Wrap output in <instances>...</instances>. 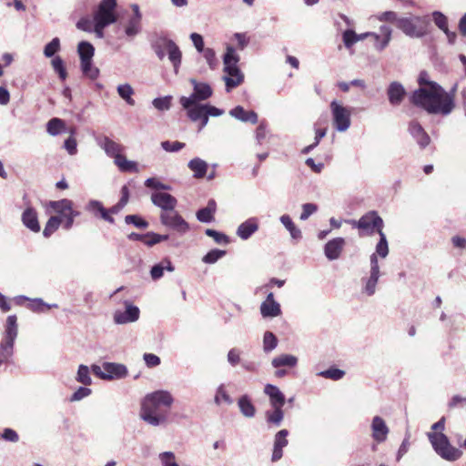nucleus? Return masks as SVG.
Returning a JSON list of instances; mask_svg holds the SVG:
<instances>
[{"instance_id": "nucleus-1", "label": "nucleus", "mask_w": 466, "mask_h": 466, "mask_svg": "<svg viewBox=\"0 0 466 466\" xmlns=\"http://www.w3.org/2000/svg\"><path fill=\"white\" fill-rule=\"evenodd\" d=\"M457 87L458 85L455 84L449 92L439 84L419 87L412 92L410 101L428 114L447 116L455 107L454 98Z\"/></svg>"}, {"instance_id": "nucleus-2", "label": "nucleus", "mask_w": 466, "mask_h": 466, "mask_svg": "<svg viewBox=\"0 0 466 466\" xmlns=\"http://www.w3.org/2000/svg\"><path fill=\"white\" fill-rule=\"evenodd\" d=\"M174 402L169 391L156 390L147 394L141 401L139 417L151 426H160L167 420V412L163 408L168 409Z\"/></svg>"}, {"instance_id": "nucleus-3", "label": "nucleus", "mask_w": 466, "mask_h": 466, "mask_svg": "<svg viewBox=\"0 0 466 466\" xmlns=\"http://www.w3.org/2000/svg\"><path fill=\"white\" fill-rule=\"evenodd\" d=\"M427 437L434 451L447 461H456L461 458V449L451 444L449 438L442 432H428Z\"/></svg>"}, {"instance_id": "nucleus-4", "label": "nucleus", "mask_w": 466, "mask_h": 466, "mask_svg": "<svg viewBox=\"0 0 466 466\" xmlns=\"http://www.w3.org/2000/svg\"><path fill=\"white\" fill-rule=\"evenodd\" d=\"M238 61L239 57L236 54L235 48L228 46L227 52L223 57L224 71L228 74V76H225L223 79L228 92L239 86L244 80V76L237 66Z\"/></svg>"}, {"instance_id": "nucleus-5", "label": "nucleus", "mask_w": 466, "mask_h": 466, "mask_svg": "<svg viewBox=\"0 0 466 466\" xmlns=\"http://www.w3.org/2000/svg\"><path fill=\"white\" fill-rule=\"evenodd\" d=\"M152 48L159 60H163L165 58L167 51L168 59L173 65L175 72H177L181 64L182 53L173 40L167 36L160 35L152 42Z\"/></svg>"}, {"instance_id": "nucleus-6", "label": "nucleus", "mask_w": 466, "mask_h": 466, "mask_svg": "<svg viewBox=\"0 0 466 466\" xmlns=\"http://www.w3.org/2000/svg\"><path fill=\"white\" fill-rule=\"evenodd\" d=\"M429 19L427 16L410 15L400 17L397 20V27L406 35L420 38L427 34Z\"/></svg>"}, {"instance_id": "nucleus-7", "label": "nucleus", "mask_w": 466, "mask_h": 466, "mask_svg": "<svg viewBox=\"0 0 466 466\" xmlns=\"http://www.w3.org/2000/svg\"><path fill=\"white\" fill-rule=\"evenodd\" d=\"M18 329L16 323V316L10 315L6 319L5 336L0 342V359L6 363L14 354V344L17 337Z\"/></svg>"}, {"instance_id": "nucleus-8", "label": "nucleus", "mask_w": 466, "mask_h": 466, "mask_svg": "<svg viewBox=\"0 0 466 466\" xmlns=\"http://www.w3.org/2000/svg\"><path fill=\"white\" fill-rule=\"evenodd\" d=\"M48 206L62 217L63 228L69 230L73 225L75 218L80 215V212L73 208V202L70 199L63 198L57 201H50Z\"/></svg>"}, {"instance_id": "nucleus-9", "label": "nucleus", "mask_w": 466, "mask_h": 466, "mask_svg": "<svg viewBox=\"0 0 466 466\" xmlns=\"http://www.w3.org/2000/svg\"><path fill=\"white\" fill-rule=\"evenodd\" d=\"M190 83L193 86V93L189 96H181L179 102L183 108H188L199 101L208 99L213 90L208 83L198 82L196 79H190Z\"/></svg>"}, {"instance_id": "nucleus-10", "label": "nucleus", "mask_w": 466, "mask_h": 466, "mask_svg": "<svg viewBox=\"0 0 466 466\" xmlns=\"http://www.w3.org/2000/svg\"><path fill=\"white\" fill-rule=\"evenodd\" d=\"M350 223L367 235L380 233V229L382 230L384 226L383 219L374 210L367 212L359 220H350Z\"/></svg>"}, {"instance_id": "nucleus-11", "label": "nucleus", "mask_w": 466, "mask_h": 466, "mask_svg": "<svg viewBox=\"0 0 466 466\" xmlns=\"http://www.w3.org/2000/svg\"><path fill=\"white\" fill-rule=\"evenodd\" d=\"M329 106L335 129L339 132L347 131L351 124L350 110L336 100H333Z\"/></svg>"}, {"instance_id": "nucleus-12", "label": "nucleus", "mask_w": 466, "mask_h": 466, "mask_svg": "<svg viewBox=\"0 0 466 466\" xmlns=\"http://www.w3.org/2000/svg\"><path fill=\"white\" fill-rule=\"evenodd\" d=\"M159 219L163 226L177 232L180 235H184L189 231V224L176 209L169 212H161Z\"/></svg>"}, {"instance_id": "nucleus-13", "label": "nucleus", "mask_w": 466, "mask_h": 466, "mask_svg": "<svg viewBox=\"0 0 466 466\" xmlns=\"http://www.w3.org/2000/svg\"><path fill=\"white\" fill-rule=\"evenodd\" d=\"M116 0H102L94 15V22L106 23L107 25L115 23L116 21Z\"/></svg>"}, {"instance_id": "nucleus-14", "label": "nucleus", "mask_w": 466, "mask_h": 466, "mask_svg": "<svg viewBox=\"0 0 466 466\" xmlns=\"http://www.w3.org/2000/svg\"><path fill=\"white\" fill-rule=\"evenodd\" d=\"M370 277L362 279L364 283L363 292L368 296H372L376 291V286L380 278V267L376 254H371L370 257Z\"/></svg>"}, {"instance_id": "nucleus-15", "label": "nucleus", "mask_w": 466, "mask_h": 466, "mask_svg": "<svg viewBox=\"0 0 466 466\" xmlns=\"http://www.w3.org/2000/svg\"><path fill=\"white\" fill-rule=\"evenodd\" d=\"M151 201L161 212H169L176 208L177 200L172 195L166 192H154L151 194Z\"/></svg>"}, {"instance_id": "nucleus-16", "label": "nucleus", "mask_w": 466, "mask_h": 466, "mask_svg": "<svg viewBox=\"0 0 466 466\" xmlns=\"http://www.w3.org/2000/svg\"><path fill=\"white\" fill-rule=\"evenodd\" d=\"M408 130L421 149L430 145L431 137L418 121H411L409 124Z\"/></svg>"}, {"instance_id": "nucleus-17", "label": "nucleus", "mask_w": 466, "mask_h": 466, "mask_svg": "<svg viewBox=\"0 0 466 466\" xmlns=\"http://www.w3.org/2000/svg\"><path fill=\"white\" fill-rule=\"evenodd\" d=\"M370 429L372 438L375 441L381 443L387 440L390 429L387 426L385 420L381 417H373L370 424Z\"/></svg>"}, {"instance_id": "nucleus-18", "label": "nucleus", "mask_w": 466, "mask_h": 466, "mask_svg": "<svg viewBox=\"0 0 466 466\" xmlns=\"http://www.w3.org/2000/svg\"><path fill=\"white\" fill-rule=\"evenodd\" d=\"M139 309L137 306L126 303L124 311L117 310L114 314V321L116 324L134 322L139 318Z\"/></svg>"}, {"instance_id": "nucleus-19", "label": "nucleus", "mask_w": 466, "mask_h": 466, "mask_svg": "<svg viewBox=\"0 0 466 466\" xmlns=\"http://www.w3.org/2000/svg\"><path fill=\"white\" fill-rule=\"evenodd\" d=\"M103 369L106 371V380L123 379L128 373L127 368L120 363L104 362Z\"/></svg>"}, {"instance_id": "nucleus-20", "label": "nucleus", "mask_w": 466, "mask_h": 466, "mask_svg": "<svg viewBox=\"0 0 466 466\" xmlns=\"http://www.w3.org/2000/svg\"><path fill=\"white\" fill-rule=\"evenodd\" d=\"M21 220L23 225L29 230L37 233L40 231V224L36 210L32 207H27L22 213Z\"/></svg>"}, {"instance_id": "nucleus-21", "label": "nucleus", "mask_w": 466, "mask_h": 466, "mask_svg": "<svg viewBox=\"0 0 466 466\" xmlns=\"http://www.w3.org/2000/svg\"><path fill=\"white\" fill-rule=\"evenodd\" d=\"M380 35L371 32V34H370V36H371L374 40L375 48L379 51H382L384 48L387 47L391 39L392 30L388 25H381L380 27Z\"/></svg>"}, {"instance_id": "nucleus-22", "label": "nucleus", "mask_w": 466, "mask_h": 466, "mask_svg": "<svg viewBox=\"0 0 466 466\" xmlns=\"http://www.w3.org/2000/svg\"><path fill=\"white\" fill-rule=\"evenodd\" d=\"M289 435L288 430H281L275 435L274 438V447L271 461H278L282 458L283 455V448L288 445L287 437Z\"/></svg>"}, {"instance_id": "nucleus-23", "label": "nucleus", "mask_w": 466, "mask_h": 466, "mask_svg": "<svg viewBox=\"0 0 466 466\" xmlns=\"http://www.w3.org/2000/svg\"><path fill=\"white\" fill-rule=\"evenodd\" d=\"M345 240L342 238H336L329 242L324 247V253L328 259L335 260L339 258L343 249Z\"/></svg>"}, {"instance_id": "nucleus-24", "label": "nucleus", "mask_w": 466, "mask_h": 466, "mask_svg": "<svg viewBox=\"0 0 466 466\" xmlns=\"http://www.w3.org/2000/svg\"><path fill=\"white\" fill-rule=\"evenodd\" d=\"M97 143L99 147L104 149L106 154L108 157H113L114 160L122 155L121 152L123 151L124 147L107 137H104L103 138L99 139Z\"/></svg>"}, {"instance_id": "nucleus-25", "label": "nucleus", "mask_w": 466, "mask_h": 466, "mask_svg": "<svg viewBox=\"0 0 466 466\" xmlns=\"http://www.w3.org/2000/svg\"><path fill=\"white\" fill-rule=\"evenodd\" d=\"M264 393L268 397L271 407H283L286 401L285 395L273 384H266Z\"/></svg>"}, {"instance_id": "nucleus-26", "label": "nucleus", "mask_w": 466, "mask_h": 466, "mask_svg": "<svg viewBox=\"0 0 466 466\" xmlns=\"http://www.w3.org/2000/svg\"><path fill=\"white\" fill-rule=\"evenodd\" d=\"M86 210L95 216L99 215L102 219L110 224L115 223V219L109 215V211H107V209L105 208L103 204L98 200H90L86 206Z\"/></svg>"}, {"instance_id": "nucleus-27", "label": "nucleus", "mask_w": 466, "mask_h": 466, "mask_svg": "<svg viewBox=\"0 0 466 466\" xmlns=\"http://www.w3.org/2000/svg\"><path fill=\"white\" fill-rule=\"evenodd\" d=\"M387 95L389 101L393 106L400 105L406 96L404 86L399 82H392L388 87Z\"/></svg>"}, {"instance_id": "nucleus-28", "label": "nucleus", "mask_w": 466, "mask_h": 466, "mask_svg": "<svg viewBox=\"0 0 466 466\" xmlns=\"http://www.w3.org/2000/svg\"><path fill=\"white\" fill-rule=\"evenodd\" d=\"M229 115L244 123L256 124L258 122V114L253 110L246 111L241 106H237L229 110Z\"/></svg>"}, {"instance_id": "nucleus-29", "label": "nucleus", "mask_w": 466, "mask_h": 466, "mask_svg": "<svg viewBox=\"0 0 466 466\" xmlns=\"http://www.w3.org/2000/svg\"><path fill=\"white\" fill-rule=\"evenodd\" d=\"M258 229V222L256 218H250L241 223L238 229L237 235L243 240L248 239Z\"/></svg>"}, {"instance_id": "nucleus-30", "label": "nucleus", "mask_w": 466, "mask_h": 466, "mask_svg": "<svg viewBox=\"0 0 466 466\" xmlns=\"http://www.w3.org/2000/svg\"><path fill=\"white\" fill-rule=\"evenodd\" d=\"M217 209V204L214 199H210L208 202L207 207L200 208L196 216L197 218L203 223H210L214 220V214Z\"/></svg>"}, {"instance_id": "nucleus-31", "label": "nucleus", "mask_w": 466, "mask_h": 466, "mask_svg": "<svg viewBox=\"0 0 466 466\" xmlns=\"http://www.w3.org/2000/svg\"><path fill=\"white\" fill-rule=\"evenodd\" d=\"M260 314L264 319L276 318L281 315V307L279 303H266L260 304Z\"/></svg>"}, {"instance_id": "nucleus-32", "label": "nucleus", "mask_w": 466, "mask_h": 466, "mask_svg": "<svg viewBox=\"0 0 466 466\" xmlns=\"http://www.w3.org/2000/svg\"><path fill=\"white\" fill-rule=\"evenodd\" d=\"M240 412L247 418H253L256 414V408L248 395L241 396L238 400Z\"/></svg>"}, {"instance_id": "nucleus-33", "label": "nucleus", "mask_w": 466, "mask_h": 466, "mask_svg": "<svg viewBox=\"0 0 466 466\" xmlns=\"http://www.w3.org/2000/svg\"><path fill=\"white\" fill-rule=\"evenodd\" d=\"M187 167L194 172V177L197 178L204 177L208 170L207 162L199 157L191 159L188 162Z\"/></svg>"}, {"instance_id": "nucleus-34", "label": "nucleus", "mask_w": 466, "mask_h": 466, "mask_svg": "<svg viewBox=\"0 0 466 466\" xmlns=\"http://www.w3.org/2000/svg\"><path fill=\"white\" fill-rule=\"evenodd\" d=\"M271 364L274 368H280V367H289L293 368L298 364V358L294 355L290 354H281L278 357H275Z\"/></svg>"}, {"instance_id": "nucleus-35", "label": "nucleus", "mask_w": 466, "mask_h": 466, "mask_svg": "<svg viewBox=\"0 0 466 466\" xmlns=\"http://www.w3.org/2000/svg\"><path fill=\"white\" fill-rule=\"evenodd\" d=\"M281 224L289 232L292 239L299 240L302 238L301 230L294 224L289 215H282L279 218Z\"/></svg>"}, {"instance_id": "nucleus-36", "label": "nucleus", "mask_w": 466, "mask_h": 466, "mask_svg": "<svg viewBox=\"0 0 466 466\" xmlns=\"http://www.w3.org/2000/svg\"><path fill=\"white\" fill-rule=\"evenodd\" d=\"M164 270H167L169 272L174 271V267L169 259H165L160 263L154 265L150 270L151 278L154 280L159 279L163 277Z\"/></svg>"}, {"instance_id": "nucleus-37", "label": "nucleus", "mask_w": 466, "mask_h": 466, "mask_svg": "<svg viewBox=\"0 0 466 466\" xmlns=\"http://www.w3.org/2000/svg\"><path fill=\"white\" fill-rule=\"evenodd\" d=\"M46 131L50 136H57L66 131L65 121L58 117L51 118L46 124Z\"/></svg>"}, {"instance_id": "nucleus-38", "label": "nucleus", "mask_w": 466, "mask_h": 466, "mask_svg": "<svg viewBox=\"0 0 466 466\" xmlns=\"http://www.w3.org/2000/svg\"><path fill=\"white\" fill-rule=\"evenodd\" d=\"M114 162L122 172H138L137 162L127 159L124 155L118 157Z\"/></svg>"}, {"instance_id": "nucleus-39", "label": "nucleus", "mask_w": 466, "mask_h": 466, "mask_svg": "<svg viewBox=\"0 0 466 466\" xmlns=\"http://www.w3.org/2000/svg\"><path fill=\"white\" fill-rule=\"evenodd\" d=\"M77 52L81 62L92 60L95 54V48L89 42L82 41L78 44Z\"/></svg>"}, {"instance_id": "nucleus-40", "label": "nucleus", "mask_w": 466, "mask_h": 466, "mask_svg": "<svg viewBox=\"0 0 466 466\" xmlns=\"http://www.w3.org/2000/svg\"><path fill=\"white\" fill-rule=\"evenodd\" d=\"M118 96L129 106L135 105L132 96L135 94L134 88L129 84H121L116 87Z\"/></svg>"}, {"instance_id": "nucleus-41", "label": "nucleus", "mask_w": 466, "mask_h": 466, "mask_svg": "<svg viewBox=\"0 0 466 466\" xmlns=\"http://www.w3.org/2000/svg\"><path fill=\"white\" fill-rule=\"evenodd\" d=\"M284 412L282 407H273L272 410L266 411V420L268 423L279 426L283 420Z\"/></svg>"}, {"instance_id": "nucleus-42", "label": "nucleus", "mask_w": 466, "mask_h": 466, "mask_svg": "<svg viewBox=\"0 0 466 466\" xmlns=\"http://www.w3.org/2000/svg\"><path fill=\"white\" fill-rule=\"evenodd\" d=\"M141 31V19L130 17L125 28L127 36L133 38Z\"/></svg>"}, {"instance_id": "nucleus-43", "label": "nucleus", "mask_w": 466, "mask_h": 466, "mask_svg": "<svg viewBox=\"0 0 466 466\" xmlns=\"http://www.w3.org/2000/svg\"><path fill=\"white\" fill-rule=\"evenodd\" d=\"M62 224V217L52 216L47 220L45 228L43 230V235L45 238H49L54 232H56L59 226Z\"/></svg>"}, {"instance_id": "nucleus-44", "label": "nucleus", "mask_w": 466, "mask_h": 466, "mask_svg": "<svg viewBox=\"0 0 466 466\" xmlns=\"http://www.w3.org/2000/svg\"><path fill=\"white\" fill-rule=\"evenodd\" d=\"M185 109L187 110V116L193 122L198 121L206 113L204 104L196 103L190 107Z\"/></svg>"}, {"instance_id": "nucleus-45", "label": "nucleus", "mask_w": 466, "mask_h": 466, "mask_svg": "<svg viewBox=\"0 0 466 466\" xmlns=\"http://www.w3.org/2000/svg\"><path fill=\"white\" fill-rule=\"evenodd\" d=\"M378 234L380 235V241L376 245V252L374 254H376L377 257L380 256V258H385L389 254V246L386 235L380 229Z\"/></svg>"}, {"instance_id": "nucleus-46", "label": "nucleus", "mask_w": 466, "mask_h": 466, "mask_svg": "<svg viewBox=\"0 0 466 466\" xmlns=\"http://www.w3.org/2000/svg\"><path fill=\"white\" fill-rule=\"evenodd\" d=\"M278 346V339L271 331H266L263 336V350L266 353L271 352Z\"/></svg>"}, {"instance_id": "nucleus-47", "label": "nucleus", "mask_w": 466, "mask_h": 466, "mask_svg": "<svg viewBox=\"0 0 466 466\" xmlns=\"http://www.w3.org/2000/svg\"><path fill=\"white\" fill-rule=\"evenodd\" d=\"M76 380L77 382L82 383L86 386L91 385L92 379L90 377V370L86 365H79Z\"/></svg>"}, {"instance_id": "nucleus-48", "label": "nucleus", "mask_w": 466, "mask_h": 466, "mask_svg": "<svg viewBox=\"0 0 466 466\" xmlns=\"http://www.w3.org/2000/svg\"><path fill=\"white\" fill-rule=\"evenodd\" d=\"M317 375L332 380H339L344 377L345 371L340 369L331 367L326 370L319 371Z\"/></svg>"}, {"instance_id": "nucleus-49", "label": "nucleus", "mask_w": 466, "mask_h": 466, "mask_svg": "<svg viewBox=\"0 0 466 466\" xmlns=\"http://www.w3.org/2000/svg\"><path fill=\"white\" fill-rule=\"evenodd\" d=\"M81 69L83 74L92 80H95L98 77L99 70L98 68L93 66L92 60L82 61Z\"/></svg>"}, {"instance_id": "nucleus-50", "label": "nucleus", "mask_w": 466, "mask_h": 466, "mask_svg": "<svg viewBox=\"0 0 466 466\" xmlns=\"http://www.w3.org/2000/svg\"><path fill=\"white\" fill-rule=\"evenodd\" d=\"M28 308L35 312H44L52 308H57L56 304H46L42 299H35L32 300Z\"/></svg>"}, {"instance_id": "nucleus-51", "label": "nucleus", "mask_w": 466, "mask_h": 466, "mask_svg": "<svg viewBox=\"0 0 466 466\" xmlns=\"http://www.w3.org/2000/svg\"><path fill=\"white\" fill-rule=\"evenodd\" d=\"M226 255L225 250L220 249H211L208 251L202 258V261L207 264H214L219 258H223Z\"/></svg>"}, {"instance_id": "nucleus-52", "label": "nucleus", "mask_w": 466, "mask_h": 466, "mask_svg": "<svg viewBox=\"0 0 466 466\" xmlns=\"http://www.w3.org/2000/svg\"><path fill=\"white\" fill-rule=\"evenodd\" d=\"M125 222L127 224H132L136 228L143 229L147 228L149 226L148 222L138 215H127L125 217Z\"/></svg>"}, {"instance_id": "nucleus-53", "label": "nucleus", "mask_w": 466, "mask_h": 466, "mask_svg": "<svg viewBox=\"0 0 466 466\" xmlns=\"http://www.w3.org/2000/svg\"><path fill=\"white\" fill-rule=\"evenodd\" d=\"M172 96H166L163 97H157L152 101V105L159 111L168 110L171 106Z\"/></svg>"}, {"instance_id": "nucleus-54", "label": "nucleus", "mask_w": 466, "mask_h": 466, "mask_svg": "<svg viewBox=\"0 0 466 466\" xmlns=\"http://www.w3.org/2000/svg\"><path fill=\"white\" fill-rule=\"evenodd\" d=\"M432 17L435 25L444 33H448V19L447 17L439 11L432 13Z\"/></svg>"}, {"instance_id": "nucleus-55", "label": "nucleus", "mask_w": 466, "mask_h": 466, "mask_svg": "<svg viewBox=\"0 0 466 466\" xmlns=\"http://www.w3.org/2000/svg\"><path fill=\"white\" fill-rule=\"evenodd\" d=\"M206 235L212 238L217 244H228L229 238L224 233L218 232L212 228H208L205 231Z\"/></svg>"}, {"instance_id": "nucleus-56", "label": "nucleus", "mask_w": 466, "mask_h": 466, "mask_svg": "<svg viewBox=\"0 0 466 466\" xmlns=\"http://www.w3.org/2000/svg\"><path fill=\"white\" fill-rule=\"evenodd\" d=\"M51 63L54 70L58 74L60 79L63 81L66 80L67 73L65 68L62 58L59 56H56L55 58H53Z\"/></svg>"}, {"instance_id": "nucleus-57", "label": "nucleus", "mask_w": 466, "mask_h": 466, "mask_svg": "<svg viewBox=\"0 0 466 466\" xmlns=\"http://www.w3.org/2000/svg\"><path fill=\"white\" fill-rule=\"evenodd\" d=\"M214 401L218 405H220L222 401L226 402L227 404H231L233 402L232 399L229 397V395L225 390L224 385H220L217 389Z\"/></svg>"}, {"instance_id": "nucleus-58", "label": "nucleus", "mask_w": 466, "mask_h": 466, "mask_svg": "<svg viewBox=\"0 0 466 466\" xmlns=\"http://www.w3.org/2000/svg\"><path fill=\"white\" fill-rule=\"evenodd\" d=\"M60 49V40L57 37L52 39L44 48V55L46 57H52Z\"/></svg>"}, {"instance_id": "nucleus-59", "label": "nucleus", "mask_w": 466, "mask_h": 466, "mask_svg": "<svg viewBox=\"0 0 466 466\" xmlns=\"http://www.w3.org/2000/svg\"><path fill=\"white\" fill-rule=\"evenodd\" d=\"M343 43L347 48H350L358 42L357 34L352 29L345 30L342 34Z\"/></svg>"}, {"instance_id": "nucleus-60", "label": "nucleus", "mask_w": 466, "mask_h": 466, "mask_svg": "<svg viewBox=\"0 0 466 466\" xmlns=\"http://www.w3.org/2000/svg\"><path fill=\"white\" fill-rule=\"evenodd\" d=\"M162 466H179L176 462L175 454L172 451H164L159 454Z\"/></svg>"}, {"instance_id": "nucleus-61", "label": "nucleus", "mask_w": 466, "mask_h": 466, "mask_svg": "<svg viewBox=\"0 0 466 466\" xmlns=\"http://www.w3.org/2000/svg\"><path fill=\"white\" fill-rule=\"evenodd\" d=\"M161 147L167 152H177L185 147V143L167 140L161 142Z\"/></svg>"}, {"instance_id": "nucleus-62", "label": "nucleus", "mask_w": 466, "mask_h": 466, "mask_svg": "<svg viewBox=\"0 0 466 466\" xmlns=\"http://www.w3.org/2000/svg\"><path fill=\"white\" fill-rule=\"evenodd\" d=\"M318 210V206L314 203H306L302 205V212L299 216L301 220H307Z\"/></svg>"}, {"instance_id": "nucleus-63", "label": "nucleus", "mask_w": 466, "mask_h": 466, "mask_svg": "<svg viewBox=\"0 0 466 466\" xmlns=\"http://www.w3.org/2000/svg\"><path fill=\"white\" fill-rule=\"evenodd\" d=\"M91 394V390L86 387H79L71 396V401H78L82 399L89 396Z\"/></svg>"}, {"instance_id": "nucleus-64", "label": "nucleus", "mask_w": 466, "mask_h": 466, "mask_svg": "<svg viewBox=\"0 0 466 466\" xmlns=\"http://www.w3.org/2000/svg\"><path fill=\"white\" fill-rule=\"evenodd\" d=\"M203 55L210 68L214 69L218 65L215 51L211 48H206L203 51Z\"/></svg>"}]
</instances>
